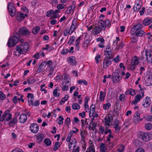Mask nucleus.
I'll return each instance as SVG.
<instances>
[{
	"label": "nucleus",
	"mask_w": 152,
	"mask_h": 152,
	"mask_svg": "<svg viewBox=\"0 0 152 152\" xmlns=\"http://www.w3.org/2000/svg\"><path fill=\"white\" fill-rule=\"evenodd\" d=\"M125 75V73L122 72L121 69H116L112 75V80L114 83H117L122 79V76Z\"/></svg>",
	"instance_id": "obj_1"
},
{
	"label": "nucleus",
	"mask_w": 152,
	"mask_h": 152,
	"mask_svg": "<svg viewBox=\"0 0 152 152\" xmlns=\"http://www.w3.org/2000/svg\"><path fill=\"white\" fill-rule=\"evenodd\" d=\"M20 38V35L19 33H17L13 36L10 37L9 39L7 45L9 47L15 46L18 42Z\"/></svg>",
	"instance_id": "obj_2"
},
{
	"label": "nucleus",
	"mask_w": 152,
	"mask_h": 152,
	"mask_svg": "<svg viewBox=\"0 0 152 152\" xmlns=\"http://www.w3.org/2000/svg\"><path fill=\"white\" fill-rule=\"evenodd\" d=\"M29 45L27 42H25L22 44L17 45L16 47V50L19 54H23L28 50Z\"/></svg>",
	"instance_id": "obj_3"
},
{
	"label": "nucleus",
	"mask_w": 152,
	"mask_h": 152,
	"mask_svg": "<svg viewBox=\"0 0 152 152\" xmlns=\"http://www.w3.org/2000/svg\"><path fill=\"white\" fill-rule=\"evenodd\" d=\"M97 25L102 31V30H104L106 27L109 28L111 26V24L108 19H106L105 20H101L98 22Z\"/></svg>",
	"instance_id": "obj_4"
},
{
	"label": "nucleus",
	"mask_w": 152,
	"mask_h": 152,
	"mask_svg": "<svg viewBox=\"0 0 152 152\" xmlns=\"http://www.w3.org/2000/svg\"><path fill=\"white\" fill-rule=\"evenodd\" d=\"M137 135L138 137L141 138L144 141L148 142L150 140L149 134L148 132H139Z\"/></svg>",
	"instance_id": "obj_5"
},
{
	"label": "nucleus",
	"mask_w": 152,
	"mask_h": 152,
	"mask_svg": "<svg viewBox=\"0 0 152 152\" xmlns=\"http://www.w3.org/2000/svg\"><path fill=\"white\" fill-rule=\"evenodd\" d=\"M140 58L136 56H135L132 57V58L131 64L130 66V69L133 71L135 69V67L136 65H138L139 63V60Z\"/></svg>",
	"instance_id": "obj_6"
},
{
	"label": "nucleus",
	"mask_w": 152,
	"mask_h": 152,
	"mask_svg": "<svg viewBox=\"0 0 152 152\" xmlns=\"http://www.w3.org/2000/svg\"><path fill=\"white\" fill-rule=\"evenodd\" d=\"M10 15L12 17H14L16 13V9L13 4L10 2L7 6Z\"/></svg>",
	"instance_id": "obj_7"
},
{
	"label": "nucleus",
	"mask_w": 152,
	"mask_h": 152,
	"mask_svg": "<svg viewBox=\"0 0 152 152\" xmlns=\"http://www.w3.org/2000/svg\"><path fill=\"white\" fill-rule=\"evenodd\" d=\"M142 26L141 24L137 23L134 25L131 30L132 34H134L142 28Z\"/></svg>",
	"instance_id": "obj_8"
},
{
	"label": "nucleus",
	"mask_w": 152,
	"mask_h": 152,
	"mask_svg": "<svg viewBox=\"0 0 152 152\" xmlns=\"http://www.w3.org/2000/svg\"><path fill=\"white\" fill-rule=\"evenodd\" d=\"M78 22L77 19L74 18L72 21L71 25L70 28V30H71V33L70 35L77 28L78 26Z\"/></svg>",
	"instance_id": "obj_9"
},
{
	"label": "nucleus",
	"mask_w": 152,
	"mask_h": 152,
	"mask_svg": "<svg viewBox=\"0 0 152 152\" xmlns=\"http://www.w3.org/2000/svg\"><path fill=\"white\" fill-rule=\"evenodd\" d=\"M19 34L20 35L27 36L29 35L31 33L25 27H22L19 30Z\"/></svg>",
	"instance_id": "obj_10"
},
{
	"label": "nucleus",
	"mask_w": 152,
	"mask_h": 152,
	"mask_svg": "<svg viewBox=\"0 0 152 152\" xmlns=\"http://www.w3.org/2000/svg\"><path fill=\"white\" fill-rule=\"evenodd\" d=\"M31 131L33 133H37L39 129V126L36 123H32L30 126Z\"/></svg>",
	"instance_id": "obj_11"
},
{
	"label": "nucleus",
	"mask_w": 152,
	"mask_h": 152,
	"mask_svg": "<svg viewBox=\"0 0 152 152\" xmlns=\"http://www.w3.org/2000/svg\"><path fill=\"white\" fill-rule=\"evenodd\" d=\"M146 60L148 63H152V50L145 51Z\"/></svg>",
	"instance_id": "obj_12"
},
{
	"label": "nucleus",
	"mask_w": 152,
	"mask_h": 152,
	"mask_svg": "<svg viewBox=\"0 0 152 152\" xmlns=\"http://www.w3.org/2000/svg\"><path fill=\"white\" fill-rule=\"evenodd\" d=\"M151 103V98L149 96H146L143 101V106L145 108H147L149 106Z\"/></svg>",
	"instance_id": "obj_13"
},
{
	"label": "nucleus",
	"mask_w": 152,
	"mask_h": 152,
	"mask_svg": "<svg viewBox=\"0 0 152 152\" xmlns=\"http://www.w3.org/2000/svg\"><path fill=\"white\" fill-rule=\"evenodd\" d=\"M119 121L118 119H116L112 124L113 128L115 129V132L117 133L119 132L121 129V127L119 126Z\"/></svg>",
	"instance_id": "obj_14"
},
{
	"label": "nucleus",
	"mask_w": 152,
	"mask_h": 152,
	"mask_svg": "<svg viewBox=\"0 0 152 152\" xmlns=\"http://www.w3.org/2000/svg\"><path fill=\"white\" fill-rule=\"evenodd\" d=\"M112 59V58H107V57H105L104 58L103 63V66L104 68H106L111 64V62L110 60Z\"/></svg>",
	"instance_id": "obj_15"
},
{
	"label": "nucleus",
	"mask_w": 152,
	"mask_h": 152,
	"mask_svg": "<svg viewBox=\"0 0 152 152\" xmlns=\"http://www.w3.org/2000/svg\"><path fill=\"white\" fill-rule=\"evenodd\" d=\"M27 16V15L24 14L21 12H18L17 13L16 19L18 20L22 21L23 20L26 16Z\"/></svg>",
	"instance_id": "obj_16"
},
{
	"label": "nucleus",
	"mask_w": 152,
	"mask_h": 152,
	"mask_svg": "<svg viewBox=\"0 0 152 152\" xmlns=\"http://www.w3.org/2000/svg\"><path fill=\"white\" fill-rule=\"evenodd\" d=\"M75 57L74 56H71L67 59V61L72 66H74L76 64L77 62L75 60Z\"/></svg>",
	"instance_id": "obj_17"
},
{
	"label": "nucleus",
	"mask_w": 152,
	"mask_h": 152,
	"mask_svg": "<svg viewBox=\"0 0 152 152\" xmlns=\"http://www.w3.org/2000/svg\"><path fill=\"white\" fill-rule=\"evenodd\" d=\"M27 120L26 115L24 114H22L20 115L19 117L20 122L21 123H25Z\"/></svg>",
	"instance_id": "obj_18"
},
{
	"label": "nucleus",
	"mask_w": 152,
	"mask_h": 152,
	"mask_svg": "<svg viewBox=\"0 0 152 152\" xmlns=\"http://www.w3.org/2000/svg\"><path fill=\"white\" fill-rule=\"evenodd\" d=\"M140 114L137 111L136 112L134 116L133 121L135 123H137L140 121Z\"/></svg>",
	"instance_id": "obj_19"
},
{
	"label": "nucleus",
	"mask_w": 152,
	"mask_h": 152,
	"mask_svg": "<svg viewBox=\"0 0 152 152\" xmlns=\"http://www.w3.org/2000/svg\"><path fill=\"white\" fill-rule=\"evenodd\" d=\"M142 98L141 95L140 94H137L134 97V99L132 101V104H136L138 102H140Z\"/></svg>",
	"instance_id": "obj_20"
},
{
	"label": "nucleus",
	"mask_w": 152,
	"mask_h": 152,
	"mask_svg": "<svg viewBox=\"0 0 152 152\" xmlns=\"http://www.w3.org/2000/svg\"><path fill=\"white\" fill-rule=\"evenodd\" d=\"M145 85L148 86H150L152 84V75H151L148 76L147 79L145 80Z\"/></svg>",
	"instance_id": "obj_21"
},
{
	"label": "nucleus",
	"mask_w": 152,
	"mask_h": 152,
	"mask_svg": "<svg viewBox=\"0 0 152 152\" xmlns=\"http://www.w3.org/2000/svg\"><path fill=\"white\" fill-rule=\"evenodd\" d=\"M104 54L106 56L105 57H107L109 58H113V54L111 50L104 51Z\"/></svg>",
	"instance_id": "obj_22"
},
{
	"label": "nucleus",
	"mask_w": 152,
	"mask_h": 152,
	"mask_svg": "<svg viewBox=\"0 0 152 152\" xmlns=\"http://www.w3.org/2000/svg\"><path fill=\"white\" fill-rule=\"evenodd\" d=\"M17 117L13 118L8 123V125L10 126H12L17 123Z\"/></svg>",
	"instance_id": "obj_23"
},
{
	"label": "nucleus",
	"mask_w": 152,
	"mask_h": 152,
	"mask_svg": "<svg viewBox=\"0 0 152 152\" xmlns=\"http://www.w3.org/2000/svg\"><path fill=\"white\" fill-rule=\"evenodd\" d=\"M81 37H79L78 39H77L75 42V49L77 51H79L80 50V47H79V43Z\"/></svg>",
	"instance_id": "obj_24"
},
{
	"label": "nucleus",
	"mask_w": 152,
	"mask_h": 152,
	"mask_svg": "<svg viewBox=\"0 0 152 152\" xmlns=\"http://www.w3.org/2000/svg\"><path fill=\"white\" fill-rule=\"evenodd\" d=\"M75 7V5L74 4H72L66 10L67 13L69 14L71 12H72V13H73Z\"/></svg>",
	"instance_id": "obj_25"
},
{
	"label": "nucleus",
	"mask_w": 152,
	"mask_h": 152,
	"mask_svg": "<svg viewBox=\"0 0 152 152\" xmlns=\"http://www.w3.org/2000/svg\"><path fill=\"white\" fill-rule=\"evenodd\" d=\"M142 4L137 2L134 7V10L135 12H138L141 8Z\"/></svg>",
	"instance_id": "obj_26"
},
{
	"label": "nucleus",
	"mask_w": 152,
	"mask_h": 152,
	"mask_svg": "<svg viewBox=\"0 0 152 152\" xmlns=\"http://www.w3.org/2000/svg\"><path fill=\"white\" fill-rule=\"evenodd\" d=\"M152 22V19L151 18H146L143 21V24L145 26H148Z\"/></svg>",
	"instance_id": "obj_27"
},
{
	"label": "nucleus",
	"mask_w": 152,
	"mask_h": 152,
	"mask_svg": "<svg viewBox=\"0 0 152 152\" xmlns=\"http://www.w3.org/2000/svg\"><path fill=\"white\" fill-rule=\"evenodd\" d=\"M135 34V36H137V37L138 36L139 37H144L146 35V33L143 30H141Z\"/></svg>",
	"instance_id": "obj_28"
},
{
	"label": "nucleus",
	"mask_w": 152,
	"mask_h": 152,
	"mask_svg": "<svg viewBox=\"0 0 152 152\" xmlns=\"http://www.w3.org/2000/svg\"><path fill=\"white\" fill-rule=\"evenodd\" d=\"M80 134L81 137V140L83 141L85 139V137L86 135V133L85 131L83 129H80Z\"/></svg>",
	"instance_id": "obj_29"
},
{
	"label": "nucleus",
	"mask_w": 152,
	"mask_h": 152,
	"mask_svg": "<svg viewBox=\"0 0 152 152\" xmlns=\"http://www.w3.org/2000/svg\"><path fill=\"white\" fill-rule=\"evenodd\" d=\"M9 112L10 111L8 110L5 111V112L4 113L1 117L0 118V121H3L5 120Z\"/></svg>",
	"instance_id": "obj_30"
},
{
	"label": "nucleus",
	"mask_w": 152,
	"mask_h": 152,
	"mask_svg": "<svg viewBox=\"0 0 152 152\" xmlns=\"http://www.w3.org/2000/svg\"><path fill=\"white\" fill-rule=\"evenodd\" d=\"M93 31L94 32V34L95 35L98 34L101 31V29H99L98 25L97 26H95V28H94Z\"/></svg>",
	"instance_id": "obj_31"
},
{
	"label": "nucleus",
	"mask_w": 152,
	"mask_h": 152,
	"mask_svg": "<svg viewBox=\"0 0 152 152\" xmlns=\"http://www.w3.org/2000/svg\"><path fill=\"white\" fill-rule=\"evenodd\" d=\"M44 142L45 144L47 146H49L51 144V142L49 139L45 138L44 140Z\"/></svg>",
	"instance_id": "obj_32"
},
{
	"label": "nucleus",
	"mask_w": 152,
	"mask_h": 152,
	"mask_svg": "<svg viewBox=\"0 0 152 152\" xmlns=\"http://www.w3.org/2000/svg\"><path fill=\"white\" fill-rule=\"evenodd\" d=\"M89 43V41L88 39H86L84 41L82 46L84 49H85L88 47Z\"/></svg>",
	"instance_id": "obj_33"
},
{
	"label": "nucleus",
	"mask_w": 152,
	"mask_h": 152,
	"mask_svg": "<svg viewBox=\"0 0 152 152\" xmlns=\"http://www.w3.org/2000/svg\"><path fill=\"white\" fill-rule=\"evenodd\" d=\"M106 94V93H103L102 91H101L100 92L99 99L101 101L104 100Z\"/></svg>",
	"instance_id": "obj_34"
},
{
	"label": "nucleus",
	"mask_w": 152,
	"mask_h": 152,
	"mask_svg": "<svg viewBox=\"0 0 152 152\" xmlns=\"http://www.w3.org/2000/svg\"><path fill=\"white\" fill-rule=\"evenodd\" d=\"M40 28L39 26L36 27L35 28H33L32 30V32L33 34H36L39 31Z\"/></svg>",
	"instance_id": "obj_35"
},
{
	"label": "nucleus",
	"mask_w": 152,
	"mask_h": 152,
	"mask_svg": "<svg viewBox=\"0 0 152 152\" xmlns=\"http://www.w3.org/2000/svg\"><path fill=\"white\" fill-rule=\"evenodd\" d=\"M72 108L74 110H77L79 109L80 107V106L77 103H74L72 105Z\"/></svg>",
	"instance_id": "obj_36"
},
{
	"label": "nucleus",
	"mask_w": 152,
	"mask_h": 152,
	"mask_svg": "<svg viewBox=\"0 0 152 152\" xmlns=\"http://www.w3.org/2000/svg\"><path fill=\"white\" fill-rule=\"evenodd\" d=\"M69 27H66L65 29L64 32V36H66L67 34H70L71 33V30H70V29H69Z\"/></svg>",
	"instance_id": "obj_37"
},
{
	"label": "nucleus",
	"mask_w": 152,
	"mask_h": 152,
	"mask_svg": "<svg viewBox=\"0 0 152 152\" xmlns=\"http://www.w3.org/2000/svg\"><path fill=\"white\" fill-rule=\"evenodd\" d=\"M95 105H94L93 104H92L90 107V113H92V114L91 116H92L93 114H94V113L95 112Z\"/></svg>",
	"instance_id": "obj_38"
},
{
	"label": "nucleus",
	"mask_w": 152,
	"mask_h": 152,
	"mask_svg": "<svg viewBox=\"0 0 152 152\" xmlns=\"http://www.w3.org/2000/svg\"><path fill=\"white\" fill-rule=\"evenodd\" d=\"M100 149L101 152H105L106 148L105 146V145L103 143H101L99 147Z\"/></svg>",
	"instance_id": "obj_39"
},
{
	"label": "nucleus",
	"mask_w": 152,
	"mask_h": 152,
	"mask_svg": "<svg viewBox=\"0 0 152 152\" xmlns=\"http://www.w3.org/2000/svg\"><path fill=\"white\" fill-rule=\"evenodd\" d=\"M44 137V135L43 134H40L37 136V139L38 142H40L43 140Z\"/></svg>",
	"instance_id": "obj_40"
},
{
	"label": "nucleus",
	"mask_w": 152,
	"mask_h": 152,
	"mask_svg": "<svg viewBox=\"0 0 152 152\" xmlns=\"http://www.w3.org/2000/svg\"><path fill=\"white\" fill-rule=\"evenodd\" d=\"M60 147V143L58 142H56L55 143L54 147L53 148V150L54 151H56Z\"/></svg>",
	"instance_id": "obj_41"
},
{
	"label": "nucleus",
	"mask_w": 152,
	"mask_h": 152,
	"mask_svg": "<svg viewBox=\"0 0 152 152\" xmlns=\"http://www.w3.org/2000/svg\"><path fill=\"white\" fill-rule=\"evenodd\" d=\"M58 124L59 125H61L63 124V121L64 120V118L62 116L60 115L58 118Z\"/></svg>",
	"instance_id": "obj_42"
},
{
	"label": "nucleus",
	"mask_w": 152,
	"mask_h": 152,
	"mask_svg": "<svg viewBox=\"0 0 152 152\" xmlns=\"http://www.w3.org/2000/svg\"><path fill=\"white\" fill-rule=\"evenodd\" d=\"M104 120L106 125L109 126L110 125V118L109 117L107 118H105Z\"/></svg>",
	"instance_id": "obj_43"
},
{
	"label": "nucleus",
	"mask_w": 152,
	"mask_h": 152,
	"mask_svg": "<svg viewBox=\"0 0 152 152\" xmlns=\"http://www.w3.org/2000/svg\"><path fill=\"white\" fill-rule=\"evenodd\" d=\"M145 129L147 130H150L152 128V124L150 123H148L145 125Z\"/></svg>",
	"instance_id": "obj_44"
},
{
	"label": "nucleus",
	"mask_w": 152,
	"mask_h": 152,
	"mask_svg": "<svg viewBox=\"0 0 152 152\" xmlns=\"http://www.w3.org/2000/svg\"><path fill=\"white\" fill-rule=\"evenodd\" d=\"M110 106V104L109 103H107L103 104V107L105 110H107L109 109Z\"/></svg>",
	"instance_id": "obj_45"
},
{
	"label": "nucleus",
	"mask_w": 152,
	"mask_h": 152,
	"mask_svg": "<svg viewBox=\"0 0 152 152\" xmlns=\"http://www.w3.org/2000/svg\"><path fill=\"white\" fill-rule=\"evenodd\" d=\"M77 83L80 84L83 83L84 85L86 86H87L88 85L87 82L85 80H78L77 81Z\"/></svg>",
	"instance_id": "obj_46"
},
{
	"label": "nucleus",
	"mask_w": 152,
	"mask_h": 152,
	"mask_svg": "<svg viewBox=\"0 0 152 152\" xmlns=\"http://www.w3.org/2000/svg\"><path fill=\"white\" fill-rule=\"evenodd\" d=\"M75 39V37L74 36H72L71 38L70 39L69 41L68 42V44H72L74 42Z\"/></svg>",
	"instance_id": "obj_47"
},
{
	"label": "nucleus",
	"mask_w": 152,
	"mask_h": 152,
	"mask_svg": "<svg viewBox=\"0 0 152 152\" xmlns=\"http://www.w3.org/2000/svg\"><path fill=\"white\" fill-rule=\"evenodd\" d=\"M88 151H87L85 152H95L94 148V147L92 145L90 146V147L88 149Z\"/></svg>",
	"instance_id": "obj_48"
},
{
	"label": "nucleus",
	"mask_w": 152,
	"mask_h": 152,
	"mask_svg": "<svg viewBox=\"0 0 152 152\" xmlns=\"http://www.w3.org/2000/svg\"><path fill=\"white\" fill-rule=\"evenodd\" d=\"M99 133H101L102 134H103L104 131V128L103 126L102 125H100L99 126Z\"/></svg>",
	"instance_id": "obj_49"
},
{
	"label": "nucleus",
	"mask_w": 152,
	"mask_h": 152,
	"mask_svg": "<svg viewBox=\"0 0 152 152\" xmlns=\"http://www.w3.org/2000/svg\"><path fill=\"white\" fill-rule=\"evenodd\" d=\"M52 14H53V10H50L47 12L46 16L48 17H49Z\"/></svg>",
	"instance_id": "obj_50"
},
{
	"label": "nucleus",
	"mask_w": 152,
	"mask_h": 152,
	"mask_svg": "<svg viewBox=\"0 0 152 152\" xmlns=\"http://www.w3.org/2000/svg\"><path fill=\"white\" fill-rule=\"evenodd\" d=\"M36 81V80L34 78L32 79H29L28 80L27 82L30 85V84H32L34 83Z\"/></svg>",
	"instance_id": "obj_51"
},
{
	"label": "nucleus",
	"mask_w": 152,
	"mask_h": 152,
	"mask_svg": "<svg viewBox=\"0 0 152 152\" xmlns=\"http://www.w3.org/2000/svg\"><path fill=\"white\" fill-rule=\"evenodd\" d=\"M5 98V96L1 91H0V99L3 100Z\"/></svg>",
	"instance_id": "obj_52"
},
{
	"label": "nucleus",
	"mask_w": 152,
	"mask_h": 152,
	"mask_svg": "<svg viewBox=\"0 0 152 152\" xmlns=\"http://www.w3.org/2000/svg\"><path fill=\"white\" fill-rule=\"evenodd\" d=\"M129 94L132 96L135 94V92L134 90L132 88H129Z\"/></svg>",
	"instance_id": "obj_53"
},
{
	"label": "nucleus",
	"mask_w": 152,
	"mask_h": 152,
	"mask_svg": "<svg viewBox=\"0 0 152 152\" xmlns=\"http://www.w3.org/2000/svg\"><path fill=\"white\" fill-rule=\"evenodd\" d=\"M70 121V118H67L65 120V123L68 126L69 125Z\"/></svg>",
	"instance_id": "obj_54"
},
{
	"label": "nucleus",
	"mask_w": 152,
	"mask_h": 152,
	"mask_svg": "<svg viewBox=\"0 0 152 152\" xmlns=\"http://www.w3.org/2000/svg\"><path fill=\"white\" fill-rule=\"evenodd\" d=\"M65 7L64 4H59L57 5V7L58 9H62Z\"/></svg>",
	"instance_id": "obj_55"
},
{
	"label": "nucleus",
	"mask_w": 152,
	"mask_h": 152,
	"mask_svg": "<svg viewBox=\"0 0 152 152\" xmlns=\"http://www.w3.org/2000/svg\"><path fill=\"white\" fill-rule=\"evenodd\" d=\"M56 88H58V87H57ZM57 94V89L56 88L55 90H54L53 91V95L54 96H59V93H58V95Z\"/></svg>",
	"instance_id": "obj_56"
},
{
	"label": "nucleus",
	"mask_w": 152,
	"mask_h": 152,
	"mask_svg": "<svg viewBox=\"0 0 152 152\" xmlns=\"http://www.w3.org/2000/svg\"><path fill=\"white\" fill-rule=\"evenodd\" d=\"M124 146L123 145H121L120 148L118 149V152H122L124 150Z\"/></svg>",
	"instance_id": "obj_57"
},
{
	"label": "nucleus",
	"mask_w": 152,
	"mask_h": 152,
	"mask_svg": "<svg viewBox=\"0 0 152 152\" xmlns=\"http://www.w3.org/2000/svg\"><path fill=\"white\" fill-rule=\"evenodd\" d=\"M119 99L121 102L124 101L125 99V96L123 94L120 95L119 96Z\"/></svg>",
	"instance_id": "obj_58"
},
{
	"label": "nucleus",
	"mask_w": 152,
	"mask_h": 152,
	"mask_svg": "<svg viewBox=\"0 0 152 152\" xmlns=\"http://www.w3.org/2000/svg\"><path fill=\"white\" fill-rule=\"evenodd\" d=\"M107 127L105 131H104V133L105 134H107L108 133L110 134H112V131L110 129H107Z\"/></svg>",
	"instance_id": "obj_59"
},
{
	"label": "nucleus",
	"mask_w": 152,
	"mask_h": 152,
	"mask_svg": "<svg viewBox=\"0 0 152 152\" xmlns=\"http://www.w3.org/2000/svg\"><path fill=\"white\" fill-rule=\"evenodd\" d=\"M68 52H69L67 49H63L61 52V53L62 55L66 54Z\"/></svg>",
	"instance_id": "obj_60"
},
{
	"label": "nucleus",
	"mask_w": 152,
	"mask_h": 152,
	"mask_svg": "<svg viewBox=\"0 0 152 152\" xmlns=\"http://www.w3.org/2000/svg\"><path fill=\"white\" fill-rule=\"evenodd\" d=\"M79 115L82 118H84L86 117V113L83 111L82 113H79Z\"/></svg>",
	"instance_id": "obj_61"
},
{
	"label": "nucleus",
	"mask_w": 152,
	"mask_h": 152,
	"mask_svg": "<svg viewBox=\"0 0 152 152\" xmlns=\"http://www.w3.org/2000/svg\"><path fill=\"white\" fill-rule=\"evenodd\" d=\"M44 68V67L40 65L37 70V72L39 73L40 72L43 70Z\"/></svg>",
	"instance_id": "obj_62"
},
{
	"label": "nucleus",
	"mask_w": 152,
	"mask_h": 152,
	"mask_svg": "<svg viewBox=\"0 0 152 152\" xmlns=\"http://www.w3.org/2000/svg\"><path fill=\"white\" fill-rule=\"evenodd\" d=\"M135 152H145V151L143 148H138Z\"/></svg>",
	"instance_id": "obj_63"
},
{
	"label": "nucleus",
	"mask_w": 152,
	"mask_h": 152,
	"mask_svg": "<svg viewBox=\"0 0 152 152\" xmlns=\"http://www.w3.org/2000/svg\"><path fill=\"white\" fill-rule=\"evenodd\" d=\"M11 152H24L21 150L19 149H15L13 150Z\"/></svg>",
	"instance_id": "obj_64"
}]
</instances>
